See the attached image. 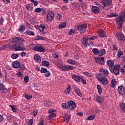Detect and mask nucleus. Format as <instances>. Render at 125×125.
<instances>
[{
	"mask_svg": "<svg viewBox=\"0 0 125 125\" xmlns=\"http://www.w3.org/2000/svg\"><path fill=\"white\" fill-rule=\"evenodd\" d=\"M72 79L75 80L78 83L80 82V81L82 82V79H81V78L80 76H77L74 74L72 76Z\"/></svg>",
	"mask_w": 125,
	"mask_h": 125,
	"instance_id": "18",
	"label": "nucleus"
},
{
	"mask_svg": "<svg viewBox=\"0 0 125 125\" xmlns=\"http://www.w3.org/2000/svg\"><path fill=\"white\" fill-rule=\"evenodd\" d=\"M46 72H47V69H46V68L43 67L41 68V73H45Z\"/></svg>",
	"mask_w": 125,
	"mask_h": 125,
	"instance_id": "44",
	"label": "nucleus"
},
{
	"mask_svg": "<svg viewBox=\"0 0 125 125\" xmlns=\"http://www.w3.org/2000/svg\"><path fill=\"white\" fill-rule=\"evenodd\" d=\"M19 57V56L17 54H13L11 55L12 59H17V58H18Z\"/></svg>",
	"mask_w": 125,
	"mask_h": 125,
	"instance_id": "36",
	"label": "nucleus"
},
{
	"mask_svg": "<svg viewBox=\"0 0 125 125\" xmlns=\"http://www.w3.org/2000/svg\"><path fill=\"white\" fill-rule=\"evenodd\" d=\"M26 9H28V10H32L33 9V7H32L30 5H28L26 6Z\"/></svg>",
	"mask_w": 125,
	"mask_h": 125,
	"instance_id": "54",
	"label": "nucleus"
},
{
	"mask_svg": "<svg viewBox=\"0 0 125 125\" xmlns=\"http://www.w3.org/2000/svg\"><path fill=\"white\" fill-rule=\"evenodd\" d=\"M21 66V64L19 62L16 61L13 62V68H15V69H19Z\"/></svg>",
	"mask_w": 125,
	"mask_h": 125,
	"instance_id": "13",
	"label": "nucleus"
},
{
	"mask_svg": "<svg viewBox=\"0 0 125 125\" xmlns=\"http://www.w3.org/2000/svg\"><path fill=\"white\" fill-rule=\"evenodd\" d=\"M99 72L101 73L97 75L96 78L98 80L99 82L102 84L107 85L109 83V81L107 80V78L105 77H107L109 74L108 70L102 69L99 70Z\"/></svg>",
	"mask_w": 125,
	"mask_h": 125,
	"instance_id": "2",
	"label": "nucleus"
},
{
	"mask_svg": "<svg viewBox=\"0 0 125 125\" xmlns=\"http://www.w3.org/2000/svg\"><path fill=\"white\" fill-rule=\"evenodd\" d=\"M92 10L93 12L95 13V14H98L99 12H100V9H99V8L96 6H94L92 8Z\"/></svg>",
	"mask_w": 125,
	"mask_h": 125,
	"instance_id": "14",
	"label": "nucleus"
},
{
	"mask_svg": "<svg viewBox=\"0 0 125 125\" xmlns=\"http://www.w3.org/2000/svg\"><path fill=\"white\" fill-rule=\"evenodd\" d=\"M96 101L98 102V103H103L104 101V98L101 97L100 96L96 97Z\"/></svg>",
	"mask_w": 125,
	"mask_h": 125,
	"instance_id": "17",
	"label": "nucleus"
},
{
	"mask_svg": "<svg viewBox=\"0 0 125 125\" xmlns=\"http://www.w3.org/2000/svg\"><path fill=\"white\" fill-rule=\"evenodd\" d=\"M54 18V14L53 13H48L47 15V20L48 21H52Z\"/></svg>",
	"mask_w": 125,
	"mask_h": 125,
	"instance_id": "12",
	"label": "nucleus"
},
{
	"mask_svg": "<svg viewBox=\"0 0 125 125\" xmlns=\"http://www.w3.org/2000/svg\"><path fill=\"white\" fill-rule=\"evenodd\" d=\"M122 62L124 63V67H125V58L124 57L122 58Z\"/></svg>",
	"mask_w": 125,
	"mask_h": 125,
	"instance_id": "64",
	"label": "nucleus"
},
{
	"mask_svg": "<svg viewBox=\"0 0 125 125\" xmlns=\"http://www.w3.org/2000/svg\"><path fill=\"white\" fill-rule=\"evenodd\" d=\"M58 67L60 69H61V70H62V71H64V72L67 71V66L66 65L65 66H63L62 64L58 65Z\"/></svg>",
	"mask_w": 125,
	"mask_h": 125,
	"instance_id": "23",
	"label": "nucleus"
},
{
	"mask_svg": "<svg viewBox=\"0 0 125 125\" xmlns=\"http://www.w3.org/2000/svg\"><path fill=\"white\" fill-rule=\"evenodd\" d=\"M25 26L24 25H21L19 29L18 30V31L19 32H20V33H21V34H22L25 30Z\"/></svg>",
	"mask_w": 125,
	"mask_h": 125,
	"instance_id": "21",
	"label": "nucleus"
},
{
	"mask_svg": "<svg viewBox=\"0 0 125 125\" xmlns=\"http://www.w3.org/2000/svg\"><path fill=\"white\" fill-rule=\"evenodd\" d=\"M67 62L69 63V64H71V65H76V61L73 60H67Z\"/></svg>",
	"mask_w": 125,
	"mask_h": 125,
	"instance_id": "32",
	"label": "nucleus"
},
{
	"mask_svg": "<svg viewBox=\"0 0 125 125\" xmlns=\"http://www.w3.org/2000/svg\"><path fill=\"white\" fill-rule=\"evenodd\" d=\"M75 33V32L74 30H73L72 29H71L69 31L68 34L69 35V36H71V35H72V34H74Z\"/></svg>",
	"mask_w": 125,
	"mask_h": 125,
	"instance_id": "57",
	"label": "nucleus"
},
{
	"mask_svg": "<svg viewBox=\"0 0 125 125\" xmlns=\"http://www.w3.org/2000/svg\"><path fill=\"white\" fill-rule=\"evenodd\" d=\"M21 55L22 57L26 56V53L22 52L21 53Z\"/></svg>",
	"mask_w": 125,
	"mask_h": 125,
	"instance_id": "63",
	"label": "nucleus"
},
{
	"mask_svg": "<svg viewBox=\"0 0 125 125\" xmlns=\"http://www.w3.org/2000/svg\"><path fill=\"white\" fill-rule=\"evenodd\" d=\"M92 51L93 53H94V54H95L96 55H97V54H99V50H98V49L94 48L93 49Z\"/></svg>",
	"mask_w": 125,
	"mask_h": 125,
	"instance_id": "35",
	"label": "nucleus"
},
{
	"mask_svg": "<svg viewBox=\"0 0 125 125\" xmlns=\"http://www.w3.org/2000/svg\"><path fill=\"white\" fill-rule=\"evenodd\" d=\"M44 29H45V26L42 24H41L38 27V30L42 33V32H43L44 31Z\"/></svg>",
	"mask_w": 125,
	"mask_h": 125,
	"instance_id": "24",
	"label": "nucleus"
},
{
	"mask_svg": "<svg viewBox=\"0 0 125 125\" xmlns=\"http://www.w3.org/2000/svg\"><path fill=\"white\" fill-rule=\"evenodd\" d=\"M95 119V115L94 114H91L89 116H88V118H86V120L87 121H91L92 120H94Z\"/></svg>",
	"mask_w": 125,
	"mask_h": 125,
	"instance_id": "25",
	"label": "nucleus"
},
{
	"mask_svg": "<svg viewBox=\"0 0 125 125\" xmlns=\"http://www.w3.org/2000/svg\"><path fill=\"white\" fill-rule=\"evenodd\" d=\"M20 68L21 70L23 71V70L25 69V66H24L23 64H21V65Z\"/></svg>",
	"mask_w": 125,
	"mask_h": 125,
	"instance_id": "58",
	"label": "nucleus"
},
{
	"mask_svg": "<svg viewBox=\"0 0 125 125\" xmlns=\"http://www.w3.org/2000/svg\"><path fill=\"white\" fill-rule=\"evenodd\" d=\"M81 80H82V83L83 84H86V81H85L84 80H83V79L82 78H81Z\"/></svg>",
	"mask_w": 125,
	"mask_h": 125,
	"instance_id": "61",
	"label": "nucleus"
},
{
	"mask_svg": "<svg viewBox=\"0 0 125 125\" xmlns=\"http://www.w3.org/2000/svg\"><path fill=\"white\" fill-rule=\"evenodd\" d=\"M71 118V115L69 114H65V116L63 117V121L67 124L69 123L70 119Z\"/></svg>",
	"mask_w": 125,
	"mask_h": 125,
	"instance_id": "15",
	"label": "nucleus"
},
{
	"mask_svg": "<svg viewBox=\"0 0 125 125\" xmlns=\"http://www.w3.org/2000/svg\"><path fill=\"white\" fill-rule=\"evenodd\" d=\"M87 41H88V37H84L83 39L82 40V42L84 45V46L86 47L87 46Z\"/></svg>",
	"mask_w": 125,
	"mask_h": 125,
	"instance_id": "16",
	"label": "nucleus"
},
{
	"mask_svg": "<svg viewBox=\"0 0 125 125\" xmlns=\"http://www.w3.org/2000/svg\"><path fill=\"white\" fill-rule=\"evenodd\" d=\"M118 54L117 55V58H120L122 55H123V52L121 51V50H118Z\"/></svg>",
	"mask_w": 125,
	"mask_h": 125,
	"instance_id": "40",
	"label": "nucleus"
},
{
	"mask_svg": "<svg viewBox=\"0 0 125 125\" xmlns=\"http://www.w3.org/2000/svg\"><path fill=\"white\" fill-rule=\"evenodd\" d=\"M62 108H63V109H68V104H66V103H63L62 104Z\"/></svg>",
	"mask_w": 125,
	"mask_h": 125,
	"instance_id": "39",
	"label": "nucleus"
},
{
	"mask_svg": "<svg viewBox=\"0 0 125 125\" xmlns=\"http://www.w3.org/2000/svg\"><path fill=\"white\" fill-rule=\"evenodd\" d=\"M44 104L45 107H50L51 106V104L49 102H44Z\"/></svg>",
	"mask_w": 125,
	"mask_h": 125,
	"instance_id": "38",
	"label": "nucleus"
},
{
	"mask_svg": "<svg viewBox=\"0 0 125 125\" xmlns=\"http://www.w3.org/2000/svg\"><path fill=\"white\" fill-rule=\"evenodd\" d=\"M115 85H116V80L112 79L111 80V83L110 84L111 87H115Z\"/></svg>",
	"mask_w": 125,
	"mask_h": 125,
	"instance_id": "31",
	"label": "nucleus"
},
{
	"mask_svg": "<svg viewBox=\"0 0 125 125\" xmlns=\"http://www.w3.org/2000/svg\"><path fill=\"white\" fill-rule=\"evenodd\" d=\"M106 50L105 49L101 50L99 51V54L100 56H103L105 54Z\"/></svg>",
	"mask_w": 125,
	"mask_h": 125,
	"instance_id": "29",
	"label": "nucleus"
},
{
	"mask_svg": "<svg viewBox=\"0 0 125 125\" xmlns=\"http://www.w3.org/2000/svg\"><path fill=\"white\" fill-rule=\"evenodd\" d=\"M45 73V77H49V76H50V72H49V71L47 70V71H46Z\"/></svg>",
	"mask_w": 125,
	"mask_h": 125,
	"instance_id": "51",
	"label": "nucleus"
},
{
	"mask_svg": "<svg viewBox=\"0 0 125 125\" xmlns=\"http://www.w3.org/2000/svg\"><path fill=\"white\" fill-rule=\"evenodd\" d=\"M73 89L75 90V92L78 94L79 96L82 97L83 96V94L80 91V89L77 88V87H74Z\"/></svg>",
	"mask_w": 125,
	"mask_h": 125,
	"instance_id": "19",
	"label": "nucleus"
},
{
	"mask_svg": "<svg viewBox=\"0 0 125 125\" xmlns=\"http://www.w3.org/2000/svg\"><path fill=\"white\" fill-rule=\"evenodd\" d=\"M113 50H118V47H117V44L115 43L113 45Z\"/></svg>",
	"mask_w": 125,
	"mask_h": 125,
	"instance_id": "52",
	"label": "nucleus"
},
{
	"mask_svg": "<svg viewBox=\"0 0 125 125\" xmlns=\"http://www.w3.org/2000/svg\"><path fill=\"white\" fill-rule=\"evenodd\" d=\"M105 58L104 57L102 58H96V61L100 65H104V63H105V61H104Z\"/></svg>",
	"mask_w": 125,
	"mask_h": 125,
	"instance_id": "10",
	"label": "nucleus"
},
{
	"mask_svg": "<svg viewBox=\"0 0 125 125\" xmlns=\"http://www.w3.org/2000/svg\"><path fill=\"white\" fill-rule=\"evenodd\" d=\"M10 107L12 109L13 112H16L17 111V108H16V106L10 105Z\"/></svg>",
	"mask_w": 125,
	"mask_h": 125,
	"instance_id": "33",
	"label": "nucleus"
},
{
	"mask_svg": "<svg viewBox=\"0 0 125 125\" xmlns=\"http://www.w3.org/2000/svg\"><path fill=\"white\" fill-rule=\"evenodd\" d=\"M54 117H56V114L52 113V114H50L48 117L49 121H50V120H51L52 119H53V118H54Z\"/></svg>",
	"mask_w": 125,
	"mask_h": 125,
	"instance_id": "34",
	"label": "nucleus"
},
{
	"mask_svg": "<svg viewBox=\"0 0 125 125\" xmlns=\"http://www.w3.org/2000/svg\"><path fill=\"white\" fill-rule=\"evenodd\" d=\"M24 42H25V40L21 38L16 37L13 39L12 41V42L15 44L10 45L9 48L10 49L14 48L16 51L25 50L26 48L24 47V44L23 43Z\"/></svg>",
	"mask_w": 125,
	"mask_h": 125,
	"instance_id": "1",
	"label": "nucleus"
},
{
	"mask_svg": "<svg viewBox=\"0 0 125 125\" xmlns=\"http://www.w3.org/2000/svg\"><path fill=\"white\" fill-rule=\"evenodd\" d=\"M98 38V36H93L92 37L88 38V39L91 41H92V40H96V39H97Z\"/></svg>",
	"mask_w": 125,
	"mask_h": 125,
	"instance_id": "48",
	"label": "nucleus"
},
{
	"mask_svg": "<svg viewBox=\"0 0 125 125\" xmlns=\"http://www.w3.org/2000/svg\"><path fill=\"white\" fill-rule=\"evenodd\" d=\"M77 29L80 32V33H84L86 29V26L83 24L78 25Z\"/></svg>",
	"mask_w": 125,
	"mask_h": 125,
	"instance_id": "8",
	"label": "nucleus"
},
{
	"mask_svg": "<svg viewBox=\"0 0 125 125\" xmlns=\"http://www.w3.org/2000/svg\"><path fill=\"white\" fill-rule=\"evenodd\" d=\"M64 93L66 95H69V94H70V90H65L64 91Z\"/></svg>",
	"mask_w": 125,
	"mask_h": 125,
	"instance_id": "56",
	"label": "nucleus"
},
{
	"mask_svg": "<svg viewBox=\"0 0 125 125\" xmlns=\"http://www.w3.org/2000/svg\"><path fill=\"white\" fill-rule=\"evenodd\" d=\"M30 1L33 2L35 6H37V5H38V1H35V0H30Z\"/></svg>",
	"mask_w": 125,
	"mask_h": 125,
	"instance_id": "45",
	"label": "nucleus"
},
{
	"mask_svg": "<svg viewBox=\"0 0 125 125\" xmlns=\"http://www.w3.org/2000/svg\"><path fill=\"white\" fill-rule=\"evenodd\" d=\"M83 74L85 76H88V77H89L90 78L92 76L90 73H88V72H84Z\"/></svg>",
	"mask_w": 125,
	"mask_h": 125,
	"instance_id": "41",
	"label": "nucleus"
},
{
	"mask_svg": "<svg viewBox=\"0 0 125 125\" xmlns=\"http://www.w3.org/2000/svg\"><path fill=\"white\" fill-rule=\"evenodd\" d=\"M3 88H4V85L2 83H0V91H1Z\"/></svg>",
	"mask_w": 125,
	"mask_h": 125,
	"instance_id": "50",
	"label": "nucleus"
},
{
	"mask_svg": "<svg viewBox=\"0 0 125 125\" xmlns=\"http://www.w3.org/2000/svg\"><path fill=\"white\" fill-rule=\"evenodd\" d=\"M118 91L121 95H125V88L123 86H120L118 88Z\"/></svg>",
	"mask_w": 125,
	"mask_h": 125,
	"instance_id": "11",
	"label": "nucleus"
},
{
	"mask_svg": "<svg viewBox=\"0 0 125 125\" xmlns=\"http://www.w3.org/2000/svg\"><path fill=\"white\" fill-rule=\"evenodd\" d=\"M17 75L19 76V77H20L21 78H22V75H23V73H22L21 72H20L19 73H18L17 74Z\"/></svg>",
	"mask_w": 125,
	"mask_h": 125,
	"instance_id": "59",
	"label": "nucleus"
},
{
	"mask_svg": "<svg viewBox=\"0 0 125 125\" xmlns=\"http://www.w3.org/2000/svg\"><path fill=\"white\" fill-rule=\"evenodd\" d=\"M74 69V66L72 65H66V70L67 71H70V70H73Z\"/></svg>",
	"mask_w": 125,
	"mask_h": 125,
	"instance_id": "37",
	"label": "nucleus"
},
{
	"mask_svg": "<svg viewBox=\"0 0 125 125\" xmlns=\"http://www.w3.org/2000/svg\"><path fill=\"white\" fill-rule=\"evenodd\" d=\"M29 76H26L24 78V83H28L29 82Z\"/></svg>",
	"mask_w": 125,
	"mask_h": 125,
	"instance_id": "43",
	"label": "nucleus"
},
{
	"mask_svg": "<svg viewBox=\"0 0 125 125\" xmlns=\"http://www.w3.org/2000/svg\"><path fill=\"white\" fill-rule=\"evenodd\" d=\"M55 112H56L55 109H49L48 110L49 114H51V113H55Z\"/></svg>",
	"mask_w": 125,
	"mask_h": 125,
	"instance_id": "49",
	"label": "nucleus"
},
{
	"mask_svg": "<svg viewBox=\"0 0 125 125\" xmlns=\"http://www.w3.org/2000/svg\"><path fill=\"white\" fill-rule=\"evenodd\" d=\"M101 3L103 4L104 7H107V6H110L112 4V0H102Z\"/></svg>",
	"mask_w": 125,
	"mask_h": 125,
	"instance_id": "9",
	"label": "nucleus"
},
{
	"mask_svg": "<svg viewBox=\"0 0 125 125\" xmlns=\"http://www.w3.org/2000/svg\"><path fill=\"white\" fill-rule=\"evenodd\" d=\"M97 87L99 94L101 95L102 93V88L101 87V86L100 85H97Z\"/></svg>",
	"mask_w": 125,
	"mask_h": 125,
	"instance_id": "26",
	"label": "nucleus"
},
{
	"mask_svg": "<svg viewBox=\"0 0 125 125\" xmlns=\"http://www.w3.org/2000/svg\"><path fill=\"white\" fill-rule=\"evenodd\" d=\"M76 114L78 116H80V117H83V113L82 112H78L76 113Z\"/></svg>",
	"mask_w": 125,
	"mask_h": 125,
	"instance_id": "60",
	"label": "nucleus"
},
{
	"mask_svg": "<svg viewBox=\"0 0 125 125\" xmlns=\"http://www.w3.org/2000/svg\"><path fill=\"white\" fill-rule=\"evenodd\" d=\"M67 106L69 110H71V111L76 110V103L73 101H69L67 103Z\"/></svg>",
	"mask_w": 125,
	"mask_h": 125,
	"instance_id": "6",
	"label": "nucleus"
},
{
	"mask_svg": "<svg viewBox=\"0 0 125 125\" xmlns=\"http://www.w3.org/2000/svg\"><path fill=\"white\" fill-rule=\"evenodd\" d=\"M107 16L109 17V18H111V17H116L117 18V17H118V14L116 13H111L110 15H107Z\"/></svg>",
	"mask_w": 125,
	"mask_h": 125,
	"instance_id": "30",
	"label": "nucleus"
},
{
	"mask_svg": "<svg viewBox=\"0 0 125 125\" xmlns=\"http://www.w3.org/2000/svg\"><path fill=\"white\" fill-rule=\"evenodd\" d=\"M27 34L29 36H34L35 33L33 31H28L27 32Z\"/></svg>",
	"mask_w": 125,
	"mask_h": 125,
	"instance_id": "42",
	"label": "nucleus"
},
{
	"mask_svg": "<svg viewBox=\"0 0 125 125\" xmlns=\"http://www.w3.org/2000/svg\"><path fill=\"white\" fill-rule=\"evenodd\" d=\"M42 66H45V67H48L49 66V62L47 61H45L42 62Z\"/></svg>",
	"mask_w": 125,
	"mask_h": 125,
	"instance_id": "27",
	"label": "nucleus"
},
{
	"mask_svg": "<svg viewBox=\"0 0 125 125\" xmlns=\"http://www.w3.org/2000/svg\"><path fill=\"white\" fill-rule=\"evenodd\" d=\"M123 14L116 19L117 24L119 26L117 27V29H123V23H124V19L125 18V13L123 12Z\"/></svg>",
	"mask_w": 125,
	"mask_h": 125,
	"instance_id": "4",
	"label": "nucleus"
},
{
	"mask_svg": "<svg viewBox=\"0 0 125 125\" xmlns=\"http://www.w3.org/2000/svg\"><path fill=\"white\" fill-rule=\"evenodd\" d=\"M29 46L30 47H32V50L34 51H39L40 52H44V51H45V49H44V48L42 46H40L34 44H30Z\"/></svg>",
	"mask_w": 125,
	"mask_h": 125,
	"instance_id": "5",
	"label": "nucleus"
},
{
	"mask_svg": "<svg viewBox=\"0 0 125 125\" xmlns=\"http://www.w3.org/2000/svg\"><path fill=\"white\" fill-rule=\"evenodd\" d=\"M121 108L124 111H125V104L123 103L121 104Z\"/></svg>",
	"mask_w": 125,
	"mask_h": 125,
	"instance_id": "47",
	"label": "nucleus"
},
{
	"mask_svg": "<svg viewBox=\"0 0 125 125\" xmlns=\"http://www.w3.org/2000/svg\"><path fill=\"white\" fill-rule=\"evenodd\" d=\"M1 91L2 93H6V92H7V89L4 88L1 90Z\"/></svg>",
	"mask_w": 125,
	"mask_h": 125,
	"instance_id": "55",
	"label": "nucleus"
},
{
	"mask_svg": "<svg viewBox=\"0 0 125 125\" xmlns=\"http://www.w3.org/2000/svg\"><path fill=\"white\" fill-rule=\"evenodd\" d=\"M38 114V110L35 109L33 112V115L34 117H36L37 115Z\"/></svg>",
	"mask_w": 125,
	"mask_h": 125,
	"instance_id": "46",
	"label": "nucleus"
},
{
	"mask_svg": "<svg viewBox=\"0 0 125 125\" xmlns=\"http://www.w3.org/2000/svg\"><path fill=\"white\" fill-rule=\"evenodd\" d=\"M98 35L100 38H104L106 37V36H105V34H104V31L103 30H101L98 33Z\"/></svg>",
	"mask_w": 125,
	"mask_h": 125,
	"instance_id": "22",
	"label": "nucleus"
},
{
	"mask_svg": "<svg viewBox=\"0 0 125 125\" xmlns=\"http://www.w3.org/2000/svg\"><path fill=\"white\" fill-rule=\"evenodd\" d=\"M35 12H41V11H42V9L40 8H37L36 9H35Z\"/></svg>",
	"mask_w": 125,
	"mask_h": 125,
	"instance_id": "53",
	"label": "nucleus"
},
{
	"mask_svg": "<svg viewBox=\"0 0 125 125\" xmlns=\"http://www.w3.org/2000/svg\"><path fill=\"white\" fill-rule=\"evenodd\" d=\"M116 35H117V38L118 41H121L122 42H125V37L122 33L121 32H117L116 33Z\"/></svg>",
	"mask_w": 125,
	"mask_h": 125,
	"instance_id": "7",
	"label": "nucleus"
},
{
	"mask_svg": "<svg viewBox=\"0 0 125 125\" xmlns=\"http://www.w3.org/2000/svg\"><path fill=\"white\" fill-rule=\"evenodd\" d=\"M34 60L36 62L40 63L41 61H42V59H41V57L39 55H35L34 57Z\"/></svg>",
	"mask_w": 125,
	"mask_h": 125,
	"instance_id": "20",
	"label": "nucleus"
},
{
	"mask_svg": "<svg viewBox=\"0 0 125 125\" xmlns=\"http://www.w3.org/2000/svg\"><path fill=\"white\" fill-rule=\"evenodd\" d=\"M107 64L109 66V70L111 73H113L116 76H119L120 74V70L118 68H120V65L117 64L114 65L115 62L112 60H108L107 61Z\"/></svg>",
	"mask_w": 125,
	"mask_h": 125,
	"instance_id": "3",
	"label": "nucleus"
},
{
	"mask_svg": "<svg viewBox=\"0 0 125 125\" xmlns=\"http://www.w3.org/2000/svg\"><path fill=\"white\" fill-rule=\"evenodd\" d=\"M66 22H62L60 24H59V27L60 29H62V28H64L66 27Z\"/></svg>",
	"mask_w": 125,
	"mask_h": 125,
	"instance_id": "28",
	"label": "nucleus"
},
{
	"mask_svg": "<svg viewBox=\"0 0 125 125\" xmlns=\"http://www.w3.org/2000/svg\"><path fill=\"white\" fill-rule=\"evenodd\" d=\"M57 18H59V19H62V15H61L60 14H58L57 15Z\"/></svg>",
	"mask_w": 125,
	"mask_h": 125,
	"instance_id": "62",
	"label": "nucleus"
}]
</instances>
